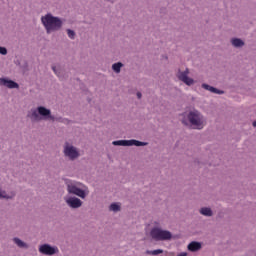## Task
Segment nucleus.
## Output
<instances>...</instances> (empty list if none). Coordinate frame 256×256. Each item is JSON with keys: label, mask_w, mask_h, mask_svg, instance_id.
<instances>
[{"label": "nucleus", "mask_w": 256, "mask_h": 256, "mask_svg": "<svg viewBox=\"0 0 256 256\" xmlns=\"http://www.w3.org/2000/svg\"><path fill=\"white\" fill-rule=\"evenodd\" d=\"M182 123L184 125H191L193 129H203L205 127V118L201 115V112L194 110L187 114V117H183Z\"/></svg>", "instance_id": "nucleus-1"}, {"label": "nucleus", "mask_w": 256, "mask_h": 256, "mask_svg": "<svg viewBox=\"0 0 256 256\" xmlns=\"http://www.w3.org/2000/svg\"><path fill=\"white\" fill-rule=\"evenodd\" d=\"M41 21L47 33H53V31H59V28L62 27L63 25V22L61 21V19L51 14L42 16Z\"/></svg>", "instance_id": "nucleus-2"}, {"label": "nucleus", "mask_w": 256, "mask_h": 256, "mask_svg": "<svg viewBox=\"0 0 256 256\" xmlns=\"http://www.w3.org/2000/svg\"><path fill=\"white\" fill-rule=\"evenodd\" d=\"M150 237H152L154 241H169L173 235L167 230L155 227L150 231Z\"/></svg>", "instance_id": "nucleus-3"}, {"label": "nucleus", "mask_w": 256, "mask_h": 256, "mask_svg": "<svg viewBox=\"0 0 256 256\" xmlns=\"http://www.w3.org/2000/svg\"><path fill=\"white\" fill-rule=\"evenodd\" d=\"M68 193H72L73 195H77V197H81V199H85L87 197V192L75 185L73 182H67Z\"/></svg>", "instance_id": "nucleus-4"}, {"label": "nucleus", "mask_w": 256, "mask_h": 256, "mask_svg": "<svg viewBox=\"0 0 256 256\" xmlns=\"http://www.w3.org/2000/svg\"><path fill=\"white\" fill-rule=\"evenodd\" d=\"M178 79L182 81V83H185V85H188L189 87L190 85H193V83H195V81L192 78H189L188 68H186L184 72H181V71L178 72Z\"/></svg>", "instance_id": "nucleus-5"}, {"label": "nucleus", "mask_w": 256, "mask_h": 256, "mask_svg": "<svg viewBox=\"0 0 256 256\" xmlns=\"http://www.w3.org/2000/svg\"><path fill=\"white\" fill-rule=\"evenodd\" d=\"M64 154L66 155V157H69V159L72 160L77 159V157H79V151H77V148L69 146L68 144H66L64 148Z\"/></svg>", "instance_id": "nucleus-6"}, {"label": "nucleus", "mask_w": 256, "mask_h": 256, "mask_svg": "<svg viewBox=\"0 0 256 256\" xmlns=\"http://www.w3.org/2000/svg\"><path fill=\"white\" fill-rule=\"evenodd\" d=\"M40 253L43 255H55L57 253V248L49 246V244H44L39 248Z\"/></svg>", "instance_id": "nucleus-7"}, {"label": "nucleus", "mask_w": 256, "mask_h": 256, "mask_svg": "<svg viewBox=\"0 0 256 256\" xmlns=\"http://www.w3.org/2000/svg\"><path fill=\"white\" fill-rule=\"evenodd\" d=\"M0 85H3L4 87H8V89H19V84L7 78H0Z\"/></svg>", "instance_id": "nucleus-8"}, {"label": "nucleus", "mask_w": 256, "mask_h": 256, "mask_svg": "<svg viewBox=\"0 0 256 256\" xmlns=\"http://www.w3.org/2000/svg\"><path fill=\"white\" fill-rule=\"evenodd\" d=\"M67 205L72 209H79L83 205V202L79 198L71 197L66 200Z\"/></svg>", "instance_id": "nucleus-9"}, {"label": "nucleus", "mask_w": 256, "mask_h": 256, "mask_svg": "<svg viewBox=\"0 0 256 256\" xmlns=\"http://www.w3.org/2000/svg\"><path fill=\"white\" fill-rule=\"evenodd\" d=\"M202 88L206 89V91H210V93H215L216 95H223L224 93L215 87L209 86V84H202Z\"/></svg>", "instance_id": "nucleus-10"}, {"label": "nucleus", "mask_w": 256, "mask_h": 256, "mask_svg": "<svg viewBox=\"0 0 256 256\" xmlns=\"http://www.w3.org/2000/svg\"><path fill=\"white\" fill-rule=\"evenodd\" d=\"M38 113H39V115H42V117H50L51 118V110H49L43 106L38 107Z\"/></svg>", "instance_id": "nucleus-11"}, {"label": "nucleus", "mask_w": 256, "mask_h": 256, "mask_svg": "<svg viewBox=\"0 0 256 256\" xmlns=\"http://www.w3.org/2000/svg\"><path fill=\"white\" fill-rule=\"evenodd\" d=\"M199 249H201V243H199V242H191L188 245L189 251L195 252V251H199Z\"/></svg>", "instance_id": "nucleus-12"}, {"label": "nucleus", "mask_w": 256, "mask_h": 256, "mask_svg": "<svg viewBox=\"0 0 256 256\" xmlns=\"http://www.w3.org/2000/svg\"><path fill=\"white\" fill-rule=\"evenodd\" d=\"M133 145L135 147H143V146L147 145V143L141 142L139 140H129V147H133Z\"/></svg>", "instance_id": "nucleus-13"}, {"label": "nucleus", "mask_w": 256, "mask_h": 256, "mask_svg": "<svg viewBox=\"0 0 256 256\" xmlns=\"http://www.w3.org/2000/svg\"><path fill=\"white\" fill-rule=\"evenodd\" d=\"M112 145H118L120 147H129V140H117L113 141Z\"/></svg>", "instance_id": "nucleus-14"}, {"label": "nucleus", "mask_w": 256, "mask_h": 256, "mask_svg": "<svg viewBox=\"0 0 256 256\" xmlns=\"http://www.w3.org/2000/svg\"><path fill=\"white\" fill-rule=\"evenodd\" d=\"M232 45L234 47H243V45H245V43L243 42V40H241L239 38H234V39H232Z\"/></svg>", "instance_id": "nucleus-15"}, {"label": "nucleus", "mask_w": 256, "mask_h": 256, "mask_svg": "<svg viewBox=\"0 0 256 256\" xmlns=\"http://www.w3.org/2000/svg\"><path fill=\"white\" fill-rule=\"evenodd\" d=\"M123 67V63L118 62L112 65V69L113 71H115V73H121V68Z\"/></svg>", "instance_id": "nucleus-16"}, {"label": "nucleus", "mask_w": 256, "mask_h": 256, "mask_svg": "<svg viewBox=\"0 0 256 256\" xmlns=\"http://www.w3.org/2000/svg\"><path fill=\"white\" fill-rule=\"evenodd\" d=\"M200 213L201 215H205L206 217H211V215H213V212L210 208H202L200 209Z\"/></svg>", "instance_id": "nucleus-17"}, {"label": "nucleus", "mask_w": 256, "mask_h": 256, "mask_svg": "<svg viewBox=\"0 0 256 256\" xmlns=\"http://www.w3.org/2000/svg\"><path fill=\"white\" fill-rule=\"evenodd\" d=\"M15 197V194L7 195V193L0 189V199H12Z\"/></svg>", "instance_id": "nucleus-18"}, {"label": "nucleus", "mask_w": 256, "mask_h": 256, "mask_svg": "<svg viewBox=\"0 0 256 256\" xmlns=\"http://www.w3.org/2000/svg\"><path fill=\"white\" fill-rule=\"evenodd\" d=\"M161 253H163L162 249H157V250H148L146 251L147 255H161Z\"/></svg>", "instance_id": "nucleus-19"}, {"label": "nucleus", "mask_w": 256, "mask_h": 256, "mask_svg": "<svg viewBox=\"0 0 256 256\" xmlns=\"http://www.w3.org/2000/svg\"><path fill=\"white\" fill-rule=\"evenodd\" d=\"M14 243H16V245L21 248L27 247V244H25V242L21 241L19 238H14Z\"/></svg>", "instance_id": "nucleus-20"}, {"label": "nucleus", "mask_w": 256, "mask_h": 256, "mask_svg": "<svg viewBox=\"0 0 256 256\" xmlns=\"http://www.w3.org/2000/svg\"><path fill=\"white\" fill-rule=\"evenodd\" d=\"M120 210H121V206H119V204L113 203V204L110 205V211L117 212V211H120Z\"/></svg>", "instance_id": "nucleus-21"}, {"label": "nucleus", "mask_w": 256, "mask_h": 256, "mask_svg": "<svg viewBox=\"0 0 256 256\" xmlns=\"http://www.w3.org/2000/svg\"><path fill=\"white\" fill-rule=\"evenodd\" d=\"M67 33H68V37L70 39H75V31L71 30V29H68L67 30Z\"/></svg>", "instance_id": "nucleus-22"}, {"label": "nucleus", "mask_w": 256, "mask_h": 256, "mask_svg": "<svg viewBox=\"0 0 256 256\" xmlns=\"http://www.w3.org/2000/svg\"><path fill=\"white\" fill-rule=\"evenodd\" d=\"M0 55H7V48L0 47Z\"/></svg>", "instance_id": "nucleus-23"}, {"label": "nucleus", "mask_w": 256, "mask_h": 256, "mask_svg": "<svg viewBox=\"0 0 256 256\" xmlns=\"http://www.w3.org/2000/svg\"><path fill=\"white\" fill-rule=\"evenodd\" d=\"M54 73L58 76V77H61V72H59V70H57V67L53 66L52 67Z\"/></svg>", "instance_id": "nucleus-24"}, {"label": "nucleus", "mask_w": 256, "mask_h": 256, "mask_svg": "<svg viewBox=\"0 0 256 256\" xmlns=\"http://www.w3.org/2000/svg\"><path fill=\"white\" fill-rule=\"evenodd\" d=\"M32 117H33L34 119H37V117H39V114L37 113V110H34V111L32 112Z\"/></svg>", "instance_id": "nucleus-25"}, {"label": "nucleus", "mask_w": 256, "mask_h": 256, "mask_svg": "<svg viewBox=\"0 0 256 256\" xmlns=\"http://www.w3.org/2000/svg\"><path fill=\"white\" fill-rule=\"evenodd\" d=\"M177 256H187V252H182V253L178 254Z\"/></svg>", "instance_id": "nucleus-26"}, {"label": "nucleus", "mask_w": 256, "mask_h": 256, "mask_svg": "<svg viewBox=\"0 0 256 256\" xmlns=\"http://www.w3.org/2000/svg\"><path fill=\"white\" fill-rule=\"evenodd\" d=\"M137 97H138V99H141V97H142L141 92H138V93H137Z\"/></svg>", "instance_id": "nucleus-27"}, {"label": "nucleus", "mask_w": 256, "mask_h": 256, "mask_svg": "<svg viewBox=\"0 0 256 256\" xmlns=\"http://www.w3.org/2000/svg\"><path fill=\"white\" fill-rule=\"evenodd\" d=\"M253 127H256V121L253 122Z\"/></svg>", "instance_id": "nucleus-28"}]
</instances>
